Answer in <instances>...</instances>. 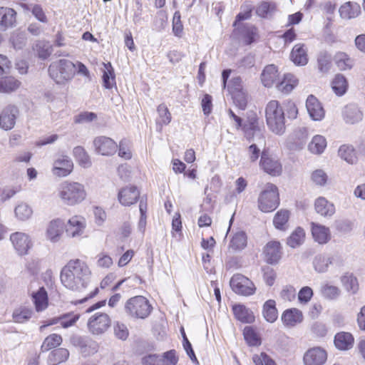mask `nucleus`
Listing matches in <instances>:
<instances>
[{"label": "nucleus", "instance_id": "nucleus-1", "mask_svg": "<svg viewBox=\"0 0 365 365\" xmlns=\"http://www.w3.org/2000/svg\"><path fill=\"white\" fill-rule=\"evenodd\" d=\"M91 271L87 264L78 259H71L61 269V282L72 291L81 292L91 282Z\"/></svg>", "mask_w": 365, "mask_h": 365}, {"label": "nucleus", "instance_id": "nucleus-2", "mask_svg": "<svg viewBox=\"0 0 365 365\" xmlns=\"http://www.w3.org/2000/svg\"><path fill=\"white\" fill-rule=\"evenodd\" d=\"M266 120L269 128L275 134L282 135L285 131L284 111L277 101L268 103L265 110Z\"/></svg>", "mask_w": 365, "mask_h": 365}, {"label": "nucleus", "instance_id": "nucleus-3", "mask_svg": "<svg viewBox=\"0 0 365 365\" xmlns=\"http://www.w3.org/2000/svg\"><path fill=\"white\" fill-rule=\"evenodd\" d=\"M59 196L68 205H75L83 202L86 197L84 185L77 182L66 181L61 184Z\"/></svg>", "mask_w": 365, "mask_h": 365}, {"label": "nucleus", "instance_id": "nucleus-4", "mask_svg": "<svg viewBox=\"0 0 365 365\" xmlns=\"http://www.w3.org/2000/svg\"><path fill=\"white\" fill-rule=\"evenodd\" d=\"M125 312L130 318L144 319L151 313L153 307L143 296H135L128 299L125 304Z\"/></svg>", "mask_w": 365, "mask_h": 365}, {"label": "nucleus", "instance_id": "nucleus-5", "mask_svg": "<svg viewBox=\"0 0 365 365\" xmlns=\"http://www.w3.org/2000/svg\"><path fill=\"white\" fill-rule=\"evenodd\" d=\"M74 68L75 65L71 61L61 59L49 66L48 73L57 84H63L73 78Z\"/></svg>", "mask_w": 365, "mask_h": 365}, {"label": "nucleus", "instance_id": "nucleus-6", "mask_svg": "<svg viewBox=\"0 0 365 365\" xmlns=\"http://www.w3.org/2000/svg\"><path fill=\"white\" fill-rule=\"evenodd\" d=\"M258 208L263 212H272L279 205L278 189L276 185L267 183L258 197Z\"/></svg>", "mask_w": 365, "mask_h": 365}, {"label": "nucleus", "instance_id": "nucleus-7", "mask_svg": "<svg viewBox=\"0 0 365 365\" xmlns=\"http://www.w3.org/2000/svg\"><path fill=\"white\" fill-rule=\"evenodd\" d=\"M110 319L106 313L97 312L92 315L87 323L88 331L94 335H100L110 326Z\"/></svg>", "mask_w": 365, "mask_h": 365}, {"label": "nucleus", "instance_id": "nucleus-8", "mask_svg": "<svg viewBox=\"0 0 365 365\" xmlns=\"http://www.w3.org/2000/svg\"><path fill=\"white\" fill-rule=\"evenodd\" d=\"M230 284L233 292L237 294L249 296L253 294L255 291L253 282L241 274H234Z\"/></svg>", "mask_w": 365, "mask_h": 365}, {"label": "nucleus", "instance_id": "nucleus-9", "mask_svg": "<svg viewBox=\"0 0 365 365\" xmlns=\"http://www.w3.org/2000/svg\"><path fill=\"white\" fill-rule=\"evenodd\" d=\"M93 143L96 152L101 155H113L118 150L117 143L106 136L101 135L95 138Z\"/></svg>", "mask_w": 365, "mask_h": 365}, {"label": "nucleus", "instance_id": "nucleus-10", "mask_svg": "<svg viewBox=\"0 0 365 365\" xmlns=\"http://www.w3.org/2000/svg\"><path fill=\"white\" fill-rule=\"evenodd\" d=\"M240 128L243 131L245 137L249 141L253 140L255 136L262 135V130L259 123V119L255 113L250 114Z\"/></svg>", "mask_w": 365, "mask_h": 365}, {"label": "nucleus", "instance_id": "nucleus-11", "mask_svg": "<svg viewBox=\"0 0 365 365\" xmlns=\"http://www.w3.org/2000/svg\"><path fill=\"white\" fill-rule=\"evenodd\" d=\"M327 360V352L320 346L309 349L304 354V365H324Z\"/></svg>", "mask_w": 365, "mask_h": 365}, {"label": "nucleus", "instance_id": "nucleus-12", "mask_svg": "<svg viewBox=\"0 0 365 365\" xmlns=\"http://www.w3.org/2000/svg\"><path fill=\"white\" fill-rule=\"evenodd\" d=\"M19 115V109L14 105H9L3 109L0 114V127L5 130H11Z\"/></svg>", "mask_w": 365, "mask_h": 365}, {"label": "nucleus", "instance_id": "nucleus-13", "mask_svg": "<svg viewBox=\"0 0 365 365\" xmlns=\"http://www.w3.org/2000/svg\"><path fill=\"white\" fill-rule=\"evenodd\" d=\"M10 240L19 255H24L28 253L32 244L28 235L16 232L10 236Z\"/></svg>", "mask_w": 365, "mask_h": 365}, {"label": "nucleus", "instance_id": "nucleus-14", "mask_svg": "<svg viewBox=\"0 0 365 365\" xmlns=\"http://www.w3.org/2000/svg\"><path fill=\"white\" fill-rule=\"evenodd\" d=\"M259 165L265 173L272 176L279 175L282 170L281 163L270 157L264 150L262 152Z\"/></svg>", "mask_w": 365, "mask_h": 365}, {"label": "nucleus", "instance_id": "nucleus-15", "mask_svg": "<svg viewBox=\"0 0 365 365\" xmlns=\"http://www.w3.org/2000/svg\"><path fill=\"white\" fill-rule=\"evenodd\" d=\"M265 261L270 264H276L282 257V247L278 241H270L264 247Z\"/></svg>", "mask_w": 365, "mask_h": 365}, {"label": "nucleus", "instance_id": "nucleus-16", "mask_svg": "<svg viewBox=\"0 0 365 365\" xmlns=\"http://www.w3.org/2000/svg\"><path fill=\"white\" fill-rule=\"evenodd\" d=\"M140 192L135 186H128L122 188L118 195L120 203L123 206H130L137 202Z\"/></svg>", "mask_w": 365, "mask_h": 365}, {"label": "nucleus", "instance_id": "nucleus-17", "mask_svg": "<svg viewBox=\"0 0 365 365\" xmlns=\"http://www.w3.org/2000/svg\"><path fill=\"white\" fill-rule=\"evenodd\" d=\"M341 115L347 124H355L363 119V113L357 105L351 103L344 107Z\"/></svg>", "mask_w": 365, "mask_h": 365}, {"label": "nucleus", "instance_id": "nucleus-18", "mask_svg": "<svg viewBox=\"0 0 365 365\" xmlns=\"http://www.w3.org/2000/svg\"><path fill=\"white\" fill-rule=\"evenodd\" d=\"M70 341L73 346L79 347L81 351L86 355L97 351L96 344L88 337L73 335L71 337Z\"/></svg>", "mask_w": 365, "mask_h": 365}, {"label": "nucleus", "instance_id": "nucleus-19", "mask_svg": "<svg viewBox=\"0 0 365 365\" xmlns=\"http://www.w3.org/2000/svg\"><path fill=\"white\" fill-rule=\"evenodd\" d=\"M307 111L314 120H321L324 117V110L319 101L313 95L308 96L306 102Z\"/></svg>", "mask_w": 365, "mask_h": 365}, {"label": "nucleus", "instance_id": "nucleus-20", "mask_svg": "<svg viewBox=\"0 0 365 365\" xmlns=\"http://www.w3.org/2000/svg\"><path fill=\"white\" fill-rule=\"evenodd\" d=\"M73 162L68 156L63 155L54 162L53 173L59 177L68 175L73 169Z\"/></svg>", "mask_w": 365, "mask_h": 365}, {"label": "nucleus", "instance_id": "nucleus-21", "mask_svg": "<svg viewBox=\"0 0 365 365\" xmlns=\"http://www.w3.org/2000/svg\"><path fill=\"white\" fill-rule=\"evenodd\" d=\"M16 12L8 7H0V30L13 27L16 23Z\"/></svg>", "mask_w": 365, "mask_h": 365}, {"label": "nucleus", "instance_id": "nucleus-22", "mask_svg": "<svg viewBox=\"0 0 365 365\" xmlns=\"http://www.w3.org/2000/svg\"><path fill=\"white\" fill-rule=\"evenodd\" d=\"M85 220L80 216H73L68 220L66 233L75 237L81 235L85 229Z\"/></svg>", "mask_w": 365, "mask_h": 365}, {"label": "nucleus", "instance_id": "nucleus-23", "mask_svg": "<svg viewBox=\"0 0 365 365\" xmlns=\"http://www.w3.org/2000/svg\"><path fill=\"white\" fill-rule=\"evenodd\" d=\"M64 227V222L61 219L51 220L46 230L47 238L53 242L58 241Z\"/></svg>", "mask_w": 365, "mask_h": 365}, {"label": "nucleus", "instance_id": "nucleus-24", "mask_svg": "<svg viewBox=\"0 0 365 365\" xmlns=\"http://www.w3.org/2000/svg\"><path fill=\"white\" fill-rule=\"evenodd\" d=\"M314 208L318 214L326 217L332 216L335 212L334 204L324 197H319L315 200Z\"/></svg>", "mask_w": 365, "mask_h": 365}, {"label": "nucleus", "instance_id": "nucleus-25", "mask_svg": "<svg viewBox=\"0 0 365 365\" xmlns=\"http://www.w3.org/2000/svg\"><path fill=\"white\" fill-rule=\"evenodd\" d=\"M341 283L345 290L351 294H356L359 289V284L357 277L352 272H346L340 278Z\"/></svg>", "mask_w": 365, "mask_h": 365}, {"label": "nucleus", "instance_id": "nucleus-26", "mask_svg": "<svg viewBox=\"0 0 365 365\" xmlns=\"http://www.w3.org/2000/svg\"><path fill=\"white\" fill-rule=\"evenodd\" d=\"M278 78L277 68L273 64L267 66L261 74V81L265 87L272 86L274 83H277Z\"/></svg>", "mask_w": 365, "mask_h": 365}, {"label": "nucleus", "instance_id": "nucleus-27", "mask_svg": "<svg viewBox=\"0 0 365 365\" xmlns=\"http://www.w3.org/2000/svg\"><path fill=\"white\" fill-rule=\"evenodd\" d=\"M282 320L284 325L294 327L302 322L303 314L300 310L296 308L289 309L282 314Z\"/></svg>", "mask_w": 365, "mask_h": 365}, {"label": "nucleus", "instance_id": "nucleus-28", "mask_svg": "<svg viewBox=\"0 0 365 365\" xmlns=\"http://www.w3.org/2000/svg\"><path fill=\"white\" fill-rule=\"evenodd\" d=\"M290 58L297 66H304L308 62L307 50L304 44H296L290 53Z\"/></svg>", "mask_w": 365, "mask_h": 365}, {"label": "nucleus", "instance_id": "nucleus-29", "mask_svg": "<svg viewBox=\"0 0 365 365\" xmlns=\"http://www.w3.org/2000/svg\"><path fill=\"white\" fill-rule=\"evenodd\" d=\"M354 340V337L350 333L341 331L335 335L334 343L339 350H349L352 348Z\"/></svg>", "mask_w": 365, "mask_h": 365}, {"label": "nucleus", "instance_id": "nucleus-30", "mask_svg": "<svg viewBox=\"0 0 365 365\" xmlns=\"http://www.w3.org/2000/svg\"><path fill=\"white\" fill-rule=\"evenodd\" d=\"M32 299L37 312L46 309L48 304V294L43 287L32 293Z\"/></svg>", "mask_w": 365, "mask_h": 365}, {"label": "nucleus", "instance_id": "nucleus-31", "mask_svg": "<svg viewBox=\"0 0 365 365\" xmlns=\"http://www.w3.org/2000/svg\"><path fill=\"white\" fill-rule=\"evenodd\" d=\"M312 234L314 240L319 244H326L330 240L329 229L314 222H312Z\"/></svg>", "mask_w": 365, "mask_h": 365}, {"label": "nucleus", "instance_id": "nucleus-32", "mask_svg": "<svg viewBox=\"0 0 365 365\" xmlns=\"http://www.w3.org/2000/svg\"><path fill=\"white\" fill-rule=\"evenodd\" d=\"M336 257L326 255H318L313 260L314 269L319 273H324L328 270L329 264L335 262Z\"/></svg>", "mask_w": 365, "mask_h": 365}, {"label": "nucleus", "instance_id": "nucleus-33", "mask_svg": "<svg viewBox=\"0 0 365 365\" xmlns=\"http://www.w3.org/2000/svg\"><path fill=\"white\" fill-rule=\"evenodd\" d=\"M102 81L103 86L106 89H111L115 85V75L110 62L103 63Z\"/></svg>", "mask_w": 365, "mask_h": 365}, {"label": "nucleus", "instance_id": "nucleus-34", "mask_svg": "<svg viewBox=\"0 0 365 365\" xmlns=\"http://www.w3.org/2000/svg\"><path fill=\"white\" fill-rule=\"evenodd\" d=\"M339 11L341 18L350 19L361 13V7L356 2L348 1L340 6Z\"/></svg>", "mask_w": 365, "mask_h": 365}, {"label": "nucleus", "instance_id": "nucleus-35", "mask_svg": "<svg viewBox=\"0 0 365 365\" xmlns=\"http://www.w3.org/2000/svg\"><path fill=\"white\" fill-rule=\"evenodd\" d=\"M232 311L235 318L242 323H252L255 320L252 312L245 305L235 304L232 307Z\"/></svg>", "mask_w": 365, "mask_h": 365}, {"label": "nucleus", "instance_id": "nucleus-36", "mask_svg": "<svg viewBox=\"0 0 365 365\" xmlns=\"http://www.w3.org/2000/svg\"><path fill=\"white\" fill-rule=\"evenodd\" d=\"M69 357V351L65 348H58L53 350L48 356V365H58L66 361Z\"/></svg>", "mask_w": 365, "mask_h": 365}, {"label": "nucleus", "instance_id": "nucleus-37", "mask_svg": "<svg viewBox=\"0 0 365 365\" xmlns=\"http://www.w3.org/2000/svg\"><path fill=\"white\" fill-rule=\"evenodd\" d=\"M331 88L338 96L345 94L348 89V82L345 76L340 73L336 74L331 82Z\"/></svg>", "mask_w": 365, "mask_h": 365}, {"label": "nucleus", "instance_id": "nucleus-38", "mask_svg": "<svg viewBox=\"0 0 365 365\" xmlns=\"http://www.w3.org/2000/svg\"><path fill=\"white\" fill-rule=\"evenodd\" d=\"M240 33L242 34L243 40L247 45H250L255 41L257 35V29L250 24H242L240 27H237Z\"/></svg>", "mask_w": 365, "mask_h": 365}, {"label": "nucleus", "instance_id": "nucleus-39", "mask_svg": "<svg viewBox=\"0 0 365 365\" xmlns=\"http://www.w3.org/2000/svg\"><path fill=\"white\" fill-rule=\"evenodd\" d=\"M327 147L326 138L320 135H316L308 145L309 150L314 154H321Z\"/></svg>", "mask_w": 365, "mask_h": 365}, {"label": "nucleus", "instance_id": "nucleus-40", "mask_svg": "<svg viewBox=\"0 0 365 365\" xmlns=\"http://www.w3.org/2000/svg\"><path fill=\"white\" fill-rule=\"evenodd\" d=\"M297 84V80L295 76L292 73H287L284 75V78L281 82H277V87L278 90L288 93L293 90Z\"/></svg>", "mask_w": 365, "mask_h": 365}, {"label": "nucleus", "instance_id": "nucleus-41", "mask_svg": "<svg viewBox=\"0 0 365 365\" xmlns=\"http://www.w3.org/2000/svg\"><path fill=\"white\" fill-rule=\"evenodd\" d=\"M262 314L268 322L273 323L277 320L278 313L274 300L269 299L264 304Z\"/></svg>", "mask_w": 365, "mask_h": 365}, {"label": "nucleus", "instance_id": "nucleus-42", "mask_svg": "<svg viewBox=\"0 0 365 365\" xmlns=\"http://www.w3.org/2000/svg\"><path fill=\"white\" fill-rule=\"evenodd\" d=\"M317 66L321 73H327L331 66V55L327 51H321L317 56Z\"/></svg>", "mask_w": 365, "mask_h": 365}, {"label": "nucleus", "instance_id": "nucleus-43", "mask_svg": "<svg viewBox=\"0 0 365 365\" xmlns=\"http://www.w3.org/2000/svg\"><path fill=\"white\" fill-rule=\"evenodd\" d=\"M20 86V82L12 76L0 78V91L11 93L16 91Z\"/></svg>", "mask_w": 365, "mask_h": 365}, {"label": "nucleus", "instance_id": "nucleus-44", "mask_svg": "<svg viewBox=\"0 0 365 365\" xmlns=\"http://www.w3.org/2000/svg\"><path fill=\"white\" fill-rule=\"evenodd\" d=\"M63 339L61 335L57 334H51L48 335L41 346V350L43 352L48 351L52 349H54L61 344Z\"/></svg>", "mask_w": 365, "mask_h": 365}, {"label": "nucleus", "instance_id": "nucleus-45", "mask_svg": "<svg viewBox=\"0 0 365 365\" xmlns=\"http://www.w3.org/2000/svg\"><path fill=\"white\" fill-rule=\"evenodd\" d=\"M275 10L274 3L262 1L256 8V14L262 18H269L275 12Z\"/></svg>", "mask_w": 365, "mask_h": 365}, {"label": "nucleus", "instance_id": "nucleus-46", "mask_svg": "<svg viewBox=\"0 0 365 365\" xmlns=\"http://www.w3.org/2000/svg\"><path fill=\"white\" fill-rule=\"evenodd\" d=\"M289 218V212L288 210H281L278 211L273 219V224L275 228L280 230H285Z\"/></svg>", "mask_w": 365, "mask_h": 365}, {"label": "nucleus", "instance_id": "nucleus-47", "mask_svg": "<svg viewBox=\"0 0 365 365\" xmlns=\"http://www.w3.org/2000/svg\"><path fill=\"white\" fill-rule=\"evenodd\" d=\"M247 246V235L245 232H238L232 237L230 247L232 250H242Z\"/></svg>", "mask_w": 365, "mask_h": 365}, {"label": "nucleus", "instance_id": "nucleus-48", "mask_svg": "<svg viewBox=\"0 0 365 365\" xmlns=\"http://www.w3.org/2000/svg\"><path fill=\"white\" fill-rule=\"evenodd\" d=\"M339 155L349 164H354L356 161L355 150L351 145H343L340 146Z\"/></svg>", "mask_w": 365, "mask_h": 365}, {"label": "nucleus", "instance_id": "nucleus-49", "mask_svg": "<svg viewBox=\"0 0 365 365\" xmlns=\"http://www.w3.org/2000/svg\"><path fill=\"white\" fill-rule=\"evenodd\" d=\"M73 153L74 157L81 166L83 168H89L91 165V161L89 155L83 147H75Z\"/></svg>", "mask_w": 365, "mask_h": 365}, {"label": "nucleus", "instance_id": "nucleus-50", "mask_svg": "<svg viewBox=\"0 0 365 365\" xmlns=\"http://www.w3.org/2000/svg\"><path fill=\"white\" fill-rule=\"evenodd\" d=\"M80 314L73 312H66L60 314V324L64 329L69 328L75 325L80 319Z\"/></svg>", "mask_w": 365, "mask_h": 365}, {"label": "nucleus", "instance_id": "nucleus-51", "mask_svg": "<svg viewBox=\"0 0 365 365\" xmlns=\"http://www.w3.org/2000/svg\"><path fill=\"white\" fill-rule=\"evenodd\" d=\"M304 231L302 227H297L287 239V245L295 248L299 246L304 241Z\"/></svg>", "mask_w": 365, "mask_h": 365}, {"label": "nucleus", "instance_id": "nucleus-52", "mask_svg": "<svg viewBox=\"0 0 365 365\" xmlns=\"http://www.w3.org/2000/svg\"><path fill=\"white\" fill-rule=\"evenodd\" d=\"M321 294L324 298L329 300H334L339 297L341 290L336 286L326 284L322 286Z\"/></svg>", "mask_w": 365, "mask_h": 365}, {"label": "nucleus", "instance_id": "nucleus-53", "mask_svg": "<svg viewBox=\"0 0 365 365\" xmlns=\"http://www.w3.org/2000/svg\"><path fill=\"white\" fill-rule=\"evenodd\" d=\"M14 212L16 217L22 221L29 219L33 214L32 208L24 202L19 204L16 207Z\"/></svg>", "mask_w": 365, "mask_h": 365}, {"label": "nucleus", "instance_id": "nucleus-54", "mask_svg": "<svg viewBox=\"0 0 365 365\" xmlns=\"http://www.w3.org/2000/svg\"><path fill=\"white\" fill-rule=\"evenodd\" d=\"M157 111L159 118L157 120V124L163 126L170 123L171 120V114L165 104H160L158 106Z\"/></svg>", "mask_w": 365, "mask_h": 365}, {"label": "nucleus", "instance_id": "nucleus-55", "mask_svg": "<svg viewBox=\"0 0 365 365\" xmlns=\"http://www.w3.org/2000/svg\"><path fill=\"white\" fill-rule=\"evenodd\" d=\"M33 314V311L28 308L16 309L13 313L14 320L17 323H24L29 321Z\"/></svg>", "mask_w": 365, "mask_h": 365}, {"label": "nucleus", "instance_id": "nucleus-56", "mask_svg": "<svg viewBox=\"0 0 365 365\" xmlns=\"http://www.w3.org/2000/svg\"><path fill=\"white\" fill-rule=\"evenodd\" d=\"M34 49L36 51L38 56L43 60L49 57L53 51L48 43L45 41H38L36 43Z\"/></svg>", "mask_w": 365, "mask_h": 365}, {"label": "nucleus", "instance_id": "nucleus-57", "mask_svg": "<svg viewBox=\"0 0 365 365\" xmlns=\"http://www.w3.org/2000/svg\"><path fill=\"white\" fill-rule=\"evenodd\" d=\"M244 338L250 346H258L260 344V340L251 327H246L243 331Z\"/></svg>", "mask_w": 365, "mask_h": 365}, {"label": "nucleus", "instance_id": "nucleus-58", "mask_svg": "<svg viewBox=\"0 0 365 365\" xmlns=\"http://www.w3.org/2000/svg\"><path fill=\"white\" fill-rule=\"evenodd\" d=\"M178 361V358L174 349L168 351L163 355H160L159 365H176Z\"/></svg>", "mask_w": 365, "mask_h": 365}, {"label": "nucleus", "instance_id": "nucleus-59", "mask_svg": "<svg viewBox=\"0 0 365 365\" xmlns=\"http://www.w3.org/2000/svg\"><path fill=\"white\" fill-rule=\"evenodd\" d=\"M312 180L317 185L324 186L328 180V176L323 170L318 169L312 173Z\"/></svg>", "mask_w": 365, "mask_h": 365}, {"label": "nucleus", "instance_id": "nucleus-60", "mask_svg": "<svg viewBox=\"0 0 365 365\" xmlns=\"http://www.w3.org/2000/svg\"><path fill=\"white\" fill-rule=\"evenodd\" d=\"M10 42L14 49L19 50L26 45V38L23 33H15L11 36Z\"/></svg>", "mask_w": 365, "mask_h": 365}, {"label": "nucleus", "instance_id": "nucleus-61", "mask_svg": "<svg viewBox=\"0 0 365 365\" xmlns=\"http://www.w3.org/2000/svg\"><path fill=\"white\" fill-rule=\"evenodd\" d=\"M252 359L255 365H277L275 361L264 352H262L259 355L255 354Z\"/></svg>", "mask_w": 365, "mask_h": 365}, {"label": "nucleus", "instance_id": "nucleus-62", "mask_svg": "<svg viewBox=\"0 0 365 365\" xmlns=\"http://www.w3.org/2000/svg\"><path fill=\"white\" fill-rule=\"evenodd\" d=\"M263 279L265 283L271 287L274 284L277 277L275 271L270 267H262Z\"/></svg>", "mask_w": 365, "mask_h": 365}, {"label": "nucleus", "instance_id": "nucleus-63", "mask_svg": "<svg viewBox=\"0 0 365 365\" xmlns=\"http://www.w3.org/2000/svg\"><path fill=\"white\" fill-rule=\"evenodd\" d=\"M261 155L260 148L255 143L251 144L247 148V156L250 163H256Z\"/></svg>", "mask_w": 365, "mask_h": 365}, {"label": "nucleus", "instance_id": "nucleus-64", "mask_svg": "<svg viewBox=\"0 0 365 365\" xmlns=\"http://www.w3.org/2000/svg\"><path fill=\"white\" fill-rule=\"evenodd\" d=\"M183 26L180 20V13L177 11L174 13L173 19V31L176 36L180 37L182 33Z\"/></svg>", "mask_w": 365, "mask_h": 365}]
</instances>
